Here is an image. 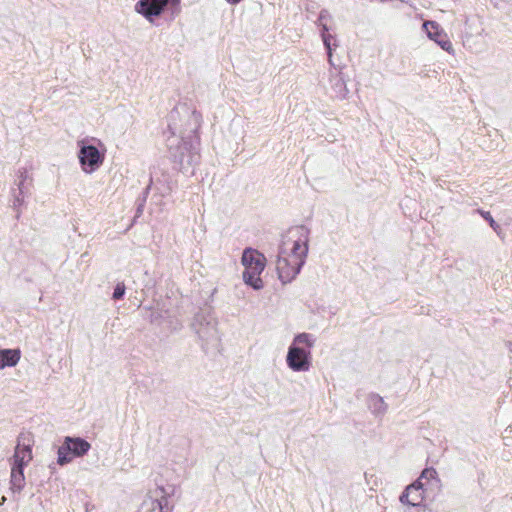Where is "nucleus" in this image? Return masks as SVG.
<instances>
[{"label":"nucleus","instance_id":"obj_14","mask_svg":"<svg viewBox=\"0 0 512 512\" xmlns=\"http://www.w3.org/2000/svg\"><path fill=\"white\" fill-rule=\"evenodd\" d=\"M69 442L70 451L75 457H83L91 448L90 443L81 437H71Z\"/></svg>","mask_w":512,"mask_h":512},{"label":"nucleus","instance_id":"obj_2","mask_svg":"<svg viewBox=\"0 0 512 512\" xmlns=\"http://www.w3.org/2000/svg\"><path fill=\"white\" fill-rule=\"evenodd\" d=\"M309 238L310 229L304 225L293 226L282 235L276 270L283 284L293 281L305 265Z\"/></svg>","mask_w":512,"mask_h":512},{"label":"nucleus","instance_id":"obj_26","mask_svg":"<svg viewBox=\"0 0 512 512\" xmlns=\"http://www.w3.org/2000/svg\"><path fill=\"white\" fill-rule=\"evenodd\" d=\"M411 491H409V488H405V490L401 493L399 500L402 504L409 505L411 503Z\"/></svg>","mask_w":512,"mask_h":512},{"label":"nucleus","instance_id":"obj_29","mask_svg":"<svg viewBox=\"0 0 512 512\" xmlns=\"http://www.w3.org/2000/svg\"><path fill=\"white\" fill-rule=\"evenodd\" d=\"M226 1H227L228 3H230V4H233V5H234V4H238V3H240L242 0H226Z\"/></svg>","mask_w":512,"mask_h":512},{"label":"nucleus","instance_id":"obj_12","mask_svg":"<svg viewBox=\"0 0 512 512\" xmlns=\"http://www.w3.org/2000/svg\"><path fill=\"white\" fill-rule=\"evenodd\" d=\"M329 81L333 96L339 99H344L348 94V89L342 73L337 72L332 74Z\"/></svg>","mask_w":512,"mask_h":512},{"label":"nucleus","instance_id":"obj_23","mask_svg":"<svg viewBox=\"0 0 512 512\" xmlns=\"http://www.w3.org/2000/svg\"><path fill=\"white\" fill-rule=\"evenodd\" d=\"M151 185H152V178H150L149 184L143 190L142 194L137 198L136 205L141 204V205L145 206L147 197H148L150 189H151Z\"/></svg>","mask_w":512,"mask_h":512},{"label":"nucleus","instance_id":"obj_20","mask_svg":"<svg viewBox=\"0 0 512 512\" xmlns=\"http://www.w3.org/2000/svg\"><path fill=\"white\" fill-rule=\"evenodd\" d=\"M126 287L123 282H118L114 288L112 299L115 301L123 299L125 295Z\"/></svg>","mask_w":512,"mask_h":512},{"label":"nucleus","instance_id":"obj_16","mask_svg":"<svg viewBox=\"0 0 512 512\" xmlns=\"http://www.w3.org/2000/svg\"><path fill=\"white\" fill-rule=\"evenodd\" d=\"M368 406L373 414L376 416L384 415L387 411V404L384 399L378 394H371L368 398Z\"/></svg>","mask_w":512,"mask_h":512},{"label":"nucleus","instance_id":"obj_28","mask_svg":"<svg viewBox=\"0 0 512 512\" xmlns=\"http://www.w3.org/2000/svg\"><path fill=\"white\" fill-rule=\"evenodd\" d=\"M158 317H160V314L158 312L151 311L149 315V320L150 322H154L156 319H158Z\"/></svg>","mask_w":512,"mask_h":512},{"label":"nucleus","instance_id":"obj_11","mask_svg":"<svg viewBox=\"0 0 512 512\" xmlns=\"http://www.w3.org/2000/svg\"><path fill=\"white\" fill-rule=\"evenodd\" d=\"M25 475L22 463L12 465L10 477V489L13 494H19L25 487Z\"/></svg>","mask_w":512,"mask_h":512},{"label":"nucleus","instance_id":"obj_27","mask_svg":"<svg viewBox=\"0 0 512 512\" xmlns=\"http://www.w3.org/2000/svg\"><path fill=\"white\" fill-rule=\"evenodd\" d=\"M144 205H141V204H138L136 205V213H135V217H140L143 213V210H144Z\"/></svg>","mask_w":512,"mask_h":512},{"label":"nucleus","instance_id":"obj_10","mask_svg":"<svg viewBox=\"0 0 512 512\" xmlns=\"http://www.w3.org/2000/svg\"><path fill=\"white\" fill-rule=\"evenodd\" d=\"M140 512H172V508L168 505V499L162 495L158 498H146L140 508Z\"/></svg>","mask_w":512,"mask_h":512},{"label":"nucleus","instance_id":"obj_19","mask_svg":"<svg viewBox=\"0 0 512 512\" xmlns=\"http://www.w3.org/2000/svg\"><path fill=\"white\" fill-rule=\"evenodd\" d=\"M476 212L479 213L482 216V218L485 219L489 223V226L495 232H498V230L500 229V225L494 220V218L492 217V215L489 211L477 209Z\"/></svg>","mask_w":512,"mask_h":512},{"label":"nucleus","instance_id":"obj_21","mask_svg":"<svg viewBox=\"0 0 512 512\" xmlns=\"http://www.w3.org/2000/svg\"><path fill=\"white\" fill-rule=\"evenodd\" d=\"M423 491H414L411 492V503H410V506H413V507H418L421 505L423 499H424V495H423Z\"/></svg>","mask_w":512,"mask_h":512},{"label":"nucleus","instance_id":"obj_17","mask_svg":"<svg viewBox=\"0 0 512 512\" xmlns=\"http://www.w3.org/2000/svg\"><path fill=\"white\" fill-rule=\"evenodd\" d=\"M30 446H23L22 448L18 444L15 448V452L13 455V463L12 465H16L18 462L22 463L23 468H25L27 462L32 458Z\"/></svg>","mask_w":512,"mask_h":512},{"label":"nucleus","instance_id":"obj_25","mask_svg":"<svg viewBox=\"0 0 512 512\" xmlns=\"http://www.w3.org/2000/svg\"><path fill=\"white\" fill-rule=\"evenodd\" d=\"M436 476H437V472L432 467L424 469L420 475V477L422 479H426V480L434 479V478H436Z\"/></svg>","mask_w":512,"mask_h":512},{"label":"nucleus","instance_id":"obj_22","mask_svg":"<svg viewBox=\"0 0 512 512\" xmlns=\"http://www.w3.org/2000/svg\"><path fill=\"white\" fill-rule=\"evenodd\" d=\"M328 20H332L331 14L326 9H322L319 13V17L316 21L317 26L322 29L323 24H327Z\"/></svg>","mask_w":512,"mask_h":512},{"label":"nucleus","instance_id":"obj_7","mask_svg":"<svg viewBox=\"0 0 512 512\" xmlns=\"http://www.w3.org/2000/svg\"><path fill=\"white\" fill-rule=\"evenodd\" d=\"M78 158L82 170L85 173H93L102 164L105 158V153L100 152L99 149L92 144L79 143Z\"/></svg>","mask_w":512,"mask_h":512},{"label":"nucleus","instance_id":"obj_5","mask_svg":"<svg viewBox=\"0 0 512 512\" xmlns=\"http://www.w3.org/2000/svg\"><path fill=\"white\" fill-rule=\"evenodd\" d=\"M180 3L181 0H139L135 4V11L151 24L163 14L173 21L181 12Z\"/></svg>","mask_w":512,"mask_h":512},{"label":"nucleus","instance_id":"obj_1","mask_svg":"<svg viewBox=\"0 0 512 512\" xmlns=\"http://www.w3.org/2000/svg\"><path fill=\"white\" fill-rule=\"evenodd\" d=\"M201 114L187 105L174 107L168 115L167 148L173 163L183 174H194V168L200 161L198 152V130Z\"/></svg>","mask_w":512,"mask_h":512},{"label":"nucleus","instance_id":"obj_30","mask_svg":"<svg viewBox=\"0 0 512 512\" xmlns=\"http://www.w3.org/2000/svg\"><path fill=\"white\" fill-rule=\"evenodd\" d=\"M510 351L512 352V343H510Z\"/></svg>","mask_w":512,"mask_h":512},{"label":"nucleus","instance_id":"obj_3","mask_svg":"<svg viewBox=\"0 0 512 512\" xmlns=\"http://www.w3.org/2000/svg\"><path fill=\"white\" fill-rule=\"evenodd\" d=\"M315 339L309 333L296 334L288 347L286 363L294 372H306L312 365L311 349Z\"/></svg>","mask_w":512,"mask_h":512},{"label":"nucleus","instance_id":"obj_15","mask_svg":"<svg viewBox=\"0 0 512 512\" xmlns=\"http://www.w3.org/2000/svg\"><path fill=\"white\" fill-rule=\"evenodd\" d=\"M69 442H71L70 436H66L63 440L62 445L58 447L57 463L60 466H64V465L70 463L73 460V458H76L72 454V451H70Z\"/></svg>","mask_w":512,"mask_h":512},{"label":"nucleus","instance_id":"obj_9","mask_svg":"<svg viewBox=\"0 0 512 512\" xmlns=\"http://www.w3.org/2000/svg\"><path fill=\"white\" fill-rule=\"evenodd\" d=\"M28 179V172L25 168L20 169L17 175L16 186L17 188L12 189L13 196V208L16 210L24 202V198L28 193V185L26 181Z\"/></svg>","mask_w":512,"mask_h":512},{"label":"nucleus","instance_id":"obj_18","mask_svg":"<svg viewBox=\"0 0 512 512\" xmlns=\"http://www.w3.org/2000/svg\"><path fill=\"white\" fill-rule=\"evenodd\" d=\"M320 34H321V38H322L324 47L327 51L329 63L332 65V43H331V40L334 39V36L329 33V27L327 24L322 25V29H320Z\"/></svg>","mask_w":512,"mask_h":512},{"label":"nucleus","instance_id":"obj_6","mask_svg":"<svg viewBox=\"0 0 512 512\" xmlns=\"http://www.w3.org/2000/svg\"><path fill=\"white\" fill-rule=\"evenodd\" d=\"M242 264L245 267L243 271V281L254 290L263 288V281L260 278L265 268V257L252 248H245L242 254Z\"/></svg>","mask_w":512,"mask_h":512},{"label":"nucleus","instance_id":"obj_13","mask_svg":"<svg viewBox=\"0 0 512 512\" xmlns=\"http://www.w3.org/2000/svg\"><path fill=\"white\" fill-rule=\"evenodd\" d=\"M20 360L19 349H1L0 350V370L5 367H13Z\"/></svg>","mask_w":512,"mask_h":512},{"label":"nucleus","instance_id":"obj_24","mask_svg":"<svg viewBox=\"0 0 512 512\" xmlns=\"http://www.w3.org/2000/svg\"><path fill=\"white\" fill-rule=\"evenodd\" d=\"M407 488H409V491L413 492L414 491H423L424 492V483H423V479L419 476L418 479H416L413 483H411L410 485L407 486Z\"/></svg>","mask_w":512,"mask_h":512},{"label":"nucleus","instance_id":"obj_4","mask_svg":"<svg viewBox=\"0 0 512 512\" xmlns=\"http://www.w3.org/2000/svg\"><path fill=\"white\" fill-rule=\"evenodd\" d=\"M192 328L201 340L202 349L207 351L210 347H217L220 336L217 329V320L210 307L200 309L193 318Z\"/></svg>","mask_w":512,"mask_h":512},{"label":"nucleus","instance_id":"obj_8","mask_svg":"<svg viewBox=\"0 0 512 512\" xmlns=\"http://www.w3.org/2000/svg\"><path fill=\"white\" fill-rule=\"evenodd\" d=\"M423 29L425 30L428 38L436 42L444 51L448 53H452L454 51L453 45L447 34L437 22L426 21L423 23Z\"/></svg>","mask_w":512,"mask_h":512}]
</instances>
